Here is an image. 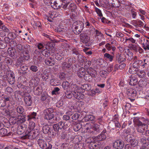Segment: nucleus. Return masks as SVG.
<instances>
[{"instance_id": "nucleus-13", "label": "nucleus", "mask_w": 149, "mask_h": 149, "mask_svg": "<svg viewBox=\"0 0 149 149\" xmlns=\"http://www.w3.org/2000/svg\"><path fill=\"white\" fill-rule=\"evenodd\" d=\"M53 3H52V4L51 5V6L54 9H59L63 5V1L61 0L53 1Z\"/></svg>"}, {"instance_id": "nucleus-35", "label": "nucleus", "mask_w": 149, "mask_h": 149, "mask_svg": "<svg viewBox=\"0 0 149 149\" xmlns=\"http://www.w3.org/2000/svg\"><path fill=\"white\" fill-rule=\"evenodd\" d=\"M49 127L48 125H45L42 127L43 132L46 134L49 132Z\"/></svg>"}, {"instance_id": "nucleus-4", "label": "nucleus", "mask_w": 149, "mask_h": 149, "mask_svg": "<svg viewBox=\"0 0 149 149\" xmlns=\"http://www.w3.org/2000/svg\"><path fill=\"white\" fill-rule=\"evenodd\" d=\"M15 78L14 74L12 72L8 71L2 76V78L4 80L7 81L10 84L12 85L14 83Z\"/></svg>"}, {"instance_id": "nucleus-33", "label": "nucleus", "mask_w": 149, "mask_h": 149, "mask_svg": "<svg viewBox=\"0 0 149 149\" xmlns=\"http://www.w3.org/2000/svg\"><path fill=\"white\" fill-rule=\"evenodd\" d=\"M70 85V83L68 81H63L62 83V87L64 90L68 89Z\"/></svg>"}, {"instance_id": "nucleus-40", "label": "nucleus", "mask_w": 149, "mask_h": 149, "mask_svg": "<svg viewBox=\"0 0 149 149\" xmlns=\"http://www.w3.org/2000/svg\"><path fill=\"white\" fill-rule=\"evenodd\" d=\"M86 71L88 74L95 75L94 73L95 72V71L92 67L88 68L86 70Z\"/></svg>"}, {"instance_id": "nucleus-58", "label": "nucleus", "mask_w": 149, "mask_h": 149, "mask_svg": "<svg viewBox=\"0 0 149 149\" xmlns=\"http://www.w3.org/2000/svg\"><path fill=\"white\" fill-rule=\"evenodd\" d=\"M20 68L22 71H25L28 70V67L27 65L24 64H22L21 65Z\"/></svg>"}, {"instance_id": "nucleus-45", "label": "nucleus", "mask_w": 149, "mask_h": 149, "mask_svg": "<svg viewBox=\"0 0 149 149\" xmlns=\"http://www.w3.org/2000/svg\"><path fill=\"white\" fill-rule=\"evenodd\" d=\"M63 120L66 121L69 120L70 123H71L72 121V120L70 118V117L68 115L63 116Z\"/></svg>"}, {"instance_id": "nucleus-20", "label": "nucleus", "mask_w": 149, "mask_h": 149, "mask_svg": "<svg viewBox=\"0 0 149 149\" xmlns=\"http://www.w3.org/2000/svg\"><path fill=\"white\" fill-rule=\"evenodd\" d=\"M106 136L105 135H102L101 134L95 137L94 139V141H99L104 140L106 139Z\"/></svg>"}, {"instance_id": "nucleus-22", "label": "nucleus", "mask_w": 149, "mask_h": 149, "mask_svg": "<svg viewBox=\"0 0 149 149\" xmlns=\"http://www.w3.org/2000/svg\"><path fill=\"white\" fill-rule=\"evenodd\" d=\"M133 24L134 26L140 27L143 26L144 25L143 22L140 20H134Z\"/></svg>"}, {"instance_id": "nucleus-8", "label": "nucleus", "mask_w": 149, "mask_h": 149, "mask_svg": "<svg viewBox=\"0 0 149 149\" xmlns=\"http://www.w3.org/2000/svg\"><path fill=\"white\" fill-rule=\"evenodd\" d=\"M125 140L133 146H136L138 144L137 140L134 138L133 135L131 134H128L125 136Z\"/></svg>"}, {"instance_id": "nucleus-15", "label": "nucleus", "mask_w": 149, "mask_h": 149, "mask_svg": "<svg viewBox=\"0 0 149 149\" xmlns=\"http://www.w3.org/2000/svg\"><path fill=\"white\" fill-rule=\"evenodd\" d=\"M32 97L30 95L26 96L24 97V101L26 106H30L32 103Z\"/></svg>"}, {"instance_id": "nucleus-34", "label": "nucleus", "mask_w": 149, "mask_h": 149, "mask_svg": "<svg viewBox=\"0 0 149 149\" xmlns=\"http://www.w3.org/2000/svg\"><path fill=\"white\" fill-rule=\"evenodd\" d=\"M7 130L5 129L1 128L0 130V136L3 137L7 134Z\"/></svg>"}, {"instance_id": "nucleus-55", "label": "nucleus", "mask_w": 149, "mask_h": 149, "mask_svg": "<svg viewBox=\"0 0 149 149\" xmlns=\"http://www.w3.org/2000/svg\"><path fill=\"white\" fill-rule=\"evenodd\" d=\"M67 135V133L63 131L60 134V138L61 139H64L65 138Z\"/></svg>"}, {"instance_id": "nucleus-26", "label": "nucleus", "mask_w": 149, "mask_h": 149, "mask_svg": "<svg viewBox=\"0 0 149 149\" xmlns=\"http://www.w3.org/2000/svg\"><path fill=\"white\" fill-rule=\"evenodd\" d=\"M91 85L88 84H84L82 85L81 87V88L84 90L88 91L91 89Z\"/></svg>"}, {"instance_id": "nucleus-64", "label": "nucleus", "mask_w": 149, "mask_h": 149, "mask_svg": "<svg viewBox=\"0 0 149 149\" xmlns=\"http://www.w3.org/2000/svg\"><path fill=\"white\" fill-rule=\"evenodd\" d=\"M9 45L10 46H11V47H15L17 46V43H16V42L13 41L12 40L10 41V42H9Z\"/></svg>"}, {"instance_id": "nucleus-52", "label": "nucleus", "mask_w": 149, "mask_h": 149, "mask_svg": "<svg viewBox=\"0 0 149 149\" xmlns=\"http://www.w3.org/2000/svg\"><path fill=\"white\" fill-rule=\"evenodd\" d=\"M45 64L49 66H52L53 65V63L52 62L49 58H47L45 61Z\"/></svg>"}, {"instance_id": "nucleus-39", "label": "nucleus", "mask_w": 149, "mask_h": 149, "mask_svg": "<svg viewBox=\"0 0 149 149\" xmlns=\"http://www.w3.org/2000/svg\"><path fill=\"white\" fill-rule=\"evenodd\" d=\"M30 69L33 72H36L39 70L38 67L35 65H32L29 67Z\"/></svg>"}, {"instance_id": "nucleus-49", "label": "nucleus", "mask_w": 149, "mask_h": 149, "mask_svg": "<svg viewBox=\"0 0 149 149\" xmlns=\"http://www.w3.org/2000/svg\"><path fill=\"white\" fill-rule=\"evenodd\" d=\"M70 123V122H68V123L67 122H63V129L64 130H65L67 128L69 127L71 124L70 123Z\"/></svg>"}, {"instance_id": "nucleus-37", "label": "nucleus", "mask_w": 149, "mask_h": 149, "mask_svg": "<svg viewBox=\"0 0 149 149\" xmlns=\"http://www.w3.org/2000/svg\"><path fill=\"white\" fill-rule=\"evenodd\" d=\"M7 46V44L3 40L1 39L0 38V49H3Z\"/></svg>"}, {"instance_id": "nucleus-7", "label": "nucleus", "mask_w": 149, "mask_h": 149, "mask_svg": "<svg viewBox=\"0 0 149 149\" xmlns=\"http://www.w3.org/2000/svg\"><path fill=\"white\" fill-rule=\"evenodd\" d=\"M38 144L40 148L42 149H52V145L48 143L44 140L39 139L38 141Z\"/></svg>"}, {"instance_id": "nucleus-9", "label": "nucleus", "mask_w": 149, "mask_h": 149, "mask_svg": "<svg viewBox=\"0 0 149 149\" xmlns=\"http://www.w3.org/2000/svg\"><path fill=\"white\" fill-rule=\"evenodd\" d=\"M73 88L75 87L76 88V91H74L72 92V94L74 97L77 99L81 100L82 99L84 98V95L81 92H79L77 91V89H79L80 87L76 86V85H73Z\"/></svg>"}, {"instance_id": "nucleus-1", "label": "nucleus", "mask_w": 149, "mask_h": 149, "mask_svg": "<svg viewBox=\"0 0 149 149\" xmlns=\"http://www.w3.org/2000/svg\"><path fill=\"white\" fill-rule=\"evenodd\" d=\"M100 126L97 124H94L91 125L90 123H87L84 126V129L86 130L88 132L92 134L95 135L96 132H99L100 131Z\"/></svg>"}, {"instance_id": "nucleus-43", "label": "nucleus", "mask_w": 149, "mask_h": 149, "mask_svg": "<svg viewBox=\"0 0 149 149\" xmlns=\"http://www.w3.org/2000/svg\"><path fill=\"white\" fill-rule=\"evenodd\" d=\"M138 84L139 86L140 87H144L146 85V82L142 80H140L139 81Z\"/></svg>"}, {"instance_id": "nucleus-61", "label": "nucleus", "mask_w": 149, "mask_h": 149, "mask_svg": "<svg viewBox=\"0 0 149 149\" xmlns=\"http://www.w3.org/2000/svg\"><path fill=\"white\" fill-rule=\"evenodd\" d=\"M79 114L77 113L74 114L72 117L71 119L73 120H76L78 118Z\"/></svg>"}, {"instance_id": "nucleus-23", "label": "nucleus", "mask_w": 149, "mask_h": 149, "mask_svg": "<svg viewBox=\"0 0 149 149\" xmlns=\"http://www.w3.org/2000/svg\"><path fill=\"white\" fill-rule=\"evenodd\" d=\"M37 115V113L35 112H33L30 115L27 116L28 118L27 120L29 121H31L32 120H34L36 118V117Z\"/></svg>"}, {"instance_id": "nucleus-17", "label": "nucleus", "mask_w": 149, "mask_h": 149, "mask_svg": "<svg viewBox=\"0 0 149 149\" xmlns=\"http://www.w3.org/2000/svg\"><path fill=\"white\" fill-rule=\"evenodd\" d=\"M18 123H22L26 121V115H19L17 118L14 119Z\"/></svg>"}, {"instance_id": "nucleus-21", "label": "nucleus", "mask_w": 149, "mask_h": 149, "mask_svg": "<svg viewBox=\"0 0 149 149\" xmlns=\"http://www.w3.org/2000/svg\"><path fill=\"white\" fill-rule=\"evenodd\" d=\"M38 84L35 79H31L29 82V86L30 87L33 88L36 87Z\"/></svg>"}, {"instance_id": "nucleus-3", "label": "nucleus", "mask_w": 149, "mask_h": 149, "mask_svg": "<svg viewBox=\"0 0 149 149\" xmlns=\"http://www.w3.org/2000/svg\"><path fill=\"white\" fill-rule=\"evenodd\" d=\"M39 132L38 129H33L31 130V129H29L26 131L24 136L26 139L30 138L34 139L36 138L39 135Z\"/></svg>"}, {"instance_id": "nucleus-48", "label": "nucleus", "mask_w": 149, "mask_h": 149, "mask_svg": "<svg viewBox=\"0 0 149 149\" xmlns=\"http://www.w3.org/2000/svg\"><path fill=\"white\" fill-rule=\"evenodd\" d=\"M136 68L133 67H131L129 69V72L131 74H134L137 72V71H138V70H135Z\"/></svg>"}, {"instance_id": "nucleus-63", "label": "nucleus", "mask_w": 149, "mask_h": 149, "mask_svg": "<svg viewBox=\"0 0 149 149\" xmlns=\"http://www.w3.org/2000/svg\"><path fill=\"white\" fill-rule=\"evenodd\" d=\"M24 60V56H19V58L18 59L17 62V64L19 65L20 64V63L23 61Z\"/></svg>"}, {"instance_id": "nucleus-2", "label": "nucleus", "mask_w": 149, "mask_h": 149, "mask_svg": "<svg viewBox=\"0 0 149 149\" xmlns=\"http://www.w3.org/2000/svg\"><path fill=\"white\" fill-rule=\"evenodd\" d=\"M84 23L81 21H77L74 22L72 29L74 33L78 35L81 33L84 28Z\"/></svg>"}, {"instance_id": "nucleus-19", "label": "nucleus", "mask_w": 149, "mask_h": 149, "mask_svg": "<svg viewBox=\"0 0 149 149\" xmlns=\"http://www.w3.org/2000/svg\"><path fill=\"white\" fill-rule=\"evenodd\" d=\"M33 90L34 94L35 95H39L42 92V87L40 86H39L33 88Z\"/></svg>"}, {"instance_id": "nucleus-27", "label": "nucleus", "mask_w": 149, "mask_h": 149, "mask_svg": "<svg viewBox=\"0 0 149 149\" xmlns=\"http://www.w3.org/2000/svg\"><path fill=\"white\" fill-rule=\"evenodd\" d=\"M8 54L10 56H14L16 53V50L13 47L9 48L7 50Z\"/></svg>"}, {"instance_id": "nucleus-29", "label": "nucleus", "mask_w": 149, "mask_h": 149, "mask_svg": "<svg viewBox=\"0 0 149 149\" xmlns=\"http://www.w3.org/2000/svg\"><path fill=\"white\" fill-rule=\"evenodd\" d=\"M69 8L72 12L74 11L77 9V6L74 3H72L69 5Z\"/></svg>"}, {"instance_id": "nucleus-16", "label": "nucleus", "mask_w": 149, "mask_h": 149, "mask_svg": "<svg viewBox=\"0 0 149 149\" xmlns=\"http://www.w3.org/2000/svg\"><path fill=\"white\" fill-rule=\"evenodd\" d=\"M86 70L83 67L80 68L77 72V75L80 78H82L85 75Z\"/></svg>"}, {"instance_id": "nucleus-31", "label": "nucleus", "mask_w": 149, "mask_h": 149, "mask_svg": "<svg viewBox=\"0 0 149 149\" xmlns=\"http://www.w3.org/2000/svg\"><path fill=\"white\" fill-rule=\"evenodd\" d=\"M26 129V127H24L22 125H20L18 129V133L19 134H21L24 132L25 130Z\"/></svg>"}, {"instance_id": "nucleus-41", "label": "nucleus", "mask_w": 149, "mask_h": 149, "mask_svg": "<svg viewBox=\"0 0 149 149\" xmlns=\"http://www.w3.org/2000/svg\"><path fill=\"white\" fill-rule=\"evenodd\" d=\"M139 61L138 60H135L132 64L133 67L136 68V69L135 70H138V68L140 66V64L139 63Z\"/></svg>"}, {"instance_id": "nucleus-53", "label": "nucleus", "mask_w": 149, "mask_h": 149, "mask_svg": "<svg viewBox=\"0 0 149 149\" xmlns=\"http://www.w3.org/2000/svg\"><path fill=\"white\" fill-rule=\"evenodd\" d=\"M95 10L99 16H100V17H101L103 15L102 13V12L98 8L96 7H95Z\"/></svg>"}, {"instance_id": "nucleus-42", "label": "nucleus", "mask_w": 149, "mask_h": 149, "mask_svg": "<svg viewBox=\"0 0 149 149\" xmlns=\"http://www.w3.org/2000/svg\"><path fill=\"white\" fill-rule=\"evenodd\" d=\"M82 127V125L80 124H77L75 125L73 127L74 130L76 132L78 131Z\"/></svg>"}, {"instance_id": "nucleus-12", "label": "nucleus", "mask_w": 149, "mask_h": 149, "mask_svg": "<svg viewBox=\"0 0 149 149\" xmlns=\"http://www.w3.org/2000/svg\"><path fill=\"white\" fill-rule=\"evenodd\" d=\"M113 146L116 149H122L124 147L123 141L121 140H118L114 141Z\"/></svg>"}, {"instance_id": "nucleus-30", "label": "nucleus", "mask_w": 149, "mask_h": 149, "mask_svg": "<svg viewBox=\"0 0 149 149\" xmlns=\"http://www.w3.org/2000/svg\"><path fill=\"white\" fill-rule=\"evenodd\" d=\"M66 72H61L59 73V77L61 80H63L65 79L67 77Z\"/></svg>"}, {"instance_id": "nucleus-36", "label": "nucleus", "mask_w": 149, "mask_h": 149, "mask_svg": "<svg viewBox=\"0 0 149 149\" xmlns=\"http://www.w3.org/2000/svg\"><path fill=\"white\" fill-rule=\"evenodd\" d=\"M13 91V89L10 87L6 88L5 90V93L8 95H11Z\"/></svg>"}, {"instance_id": "nucleus-38", "label": "nucleus", "mask_w": 149, "mask_h": 149, "mask_svg": "<svg viewBox=\"0 0 149 149\" xmlns=\"http://www.w3.org/2000/svg\"><path fill=\"white\" fill-rule=\"evenodd\" d=\"M84 144L82 143H76L74 146L75 149H82L83 148Z\"/></svg>"}, {"instance_id": "nucleus-56", "label": "nucleus", "mask_w": 149, "mask_h": 149, "mask_svg": "<svg viewBox=\"0 0 149 149\" xmlns=\"http://www.w3.org/2000/svg\"><path fill=\"white\" fill-rule=\"evenodd\" d=\"M43 1L46 5L49 6L52 4L53 0H43Z\"/></svg>"}, {"instance_id": "nucleus-28", "label": "nucleus", "mask_w": 149, "mask_h": 149, "mask_svg": "<svg viewBox=\"0 0 149 149\" xmlns=\"http://www.w3.org/2000/svg\"><path fill=\"white\" fill-rule=\"evenodd\" d=\"M55 44L53 42L47 43L46 46V48L48 50H51L53 49Z\"/></svg>"}, {"instance_id": "nucleus-59", "label": "nucleus", "mask_w": 149, "mask_h": 149, "mask_svg": "<svg viewBox=\"0 0 149 149\" xmlns=\"http://www.w3.org/2000/svg\"><path fill=\"white\" fill-rule=\"evenodd\" d=\"M130 48L131 50L136 51L138 48V46L136 45H132L130 46Z\"/></svg>"}, {"instance_id": "nucleus-18", "label": "nucleus", "mask_w": 149, "mask_h": 149, "mask_svg": "<svg viewBox=\"0 0 149 149\" xmlns=\"http://www.w3.org/2000/svg\"><path fill=\"white\" fill-rule=\"evenodd\" d=\"M130 85L132 86H135L138 82L137 78L135 76L131 77L130 79Z\"/></svg>"}, {"instance_id": "nucleus-6", "label": "nucleus", "mask_w": 149, "mask_h": 149, "mask_svg": "<svg viewBox=\"0 0 149 149\" xmlns=\"http://www.w3.org/2000/svg\"><path fill=\"white\" fill-rule=\"evenodd\" d=\"M137 125L138 127L137 130L139 132L142 133L143 135L146 130L148 129V126L146 124L143 123L139 120L137 121Z\"/></svg>"}, {"instance_id": "nucleus-47", "label": "nucleus", "mask_w": 149, "mask_h": 149, "mask_svg": "<svg viewBox=\"0 0 149 149\" xmlns=\"http://www.w3.org/2000/svg\"><path fill=\"white\" fill-rule=\"evenodd\" d=\"M85 118L88 121L93 120L95 119V117L92 115H87L85 117Z\"/></svg>"}, {"instance_id": "nucleus-62", "label": "nucleus", "mask_w": 149, "mask_h": 149, "mask_svg": "<svg viewBox=\"0 0 149 149\" xmlns=\"http://www.w3.org/2000/svg\"><path fill=\"white\" fill-rule=\"evenodd\" d=\"M8 36L11 40L15 38H16L15 34L12 33H9L8 34Z\"/></svg>"}, {"instance_id": "nucleus-50", "label": "nucleus", "mask_w": 149, "mask_h": 149, "mask_svg": "<svg viewBox=\"0 0 149 149\" xmlns=\"http://www.w3.org/2000/svg\"><path fill=\"white\" fill-rule=\"evenodd\" d=\"M6 104L3 101L2 97L0 96V107H4Z\"/></svg>"}, {"instance_id": "nucleus-54", "label": "nucleus", "mask_w": 149, "mask_h": 149, "mask_svg": "<svg viewBox=\"0 0 149 149\" xmlns=\"http://www.w3.org/2000/svg\"><path fill=\"white\" fill-rule=\"evenodd\" d=\"M146 74L145 73L144 71L141 70L139 72H138L137 73V75L138 76L141 78L145 76Z\"/></svg>"}, {"instance_id": "nucleus-11", "label": "nucleus", "mask_w": 149, "mask_h": 149, "mask_svg": "<svg viewBox=\"0 0 149 149\" xmlns=\"http://www.w3.org/2000/svg\"><path fill=\"white\" fill-rule=\"evenodd\" d=\"M63 122L60 121L57 123L53 125V128L55 132H56L58 135L59 132L61 131L63 128Z\"/></svg>"}, {"instance_id": "nucleus-60", "label": "nucleus", "mask_w": 149, "mask_h": 149, "mask_svg": "<svg viewBox=\"0 0 149 149\" xmlns=\"http://www.w3.org/2000/svg\"><path fill=\"white\" fill-rule=\"evenodd\" d=\"M48 97V96L47 94L43 93L41 95V100L42 101H44L46 100Z\"/></svg>"}, {"instance_id": "nucleus-51", "label": "nucleus", "mask_w": 149, "mask_h": 149, "mask_svg": "<svg viewBox=\"0 0 149 149\" xmlns=\"http://www.w3.org/2000/svg\"><path fill=\"white\" fill-rule=\"evenodd\" d=\"M72 93L71 92L67 91L65 93V97H66L68 99H70L72 98Z\"/></svg>"}, {"instance_id": "nucleus-57", "label": "nucleus", "mask_w": 149, "mask_h": 149, "mask_svg": "<svg viewBox=\"0 0 149 149\" xmlns=\"http://www.w3.org/2000/svg\"><path fill=\"white\" fill-rule=\"evenodd\" d=\"M11 99L10 97L5 95L4 96L3 100L5 101V103H6V102H7L9 101L10 102Z\"/></svg>"}, {"instance_id": "nucleus-10", "label": "nucleus", "mask_w": 149, "mask_h": 149, "mask_svg": "<svg viewBox=\"0 0 149 149\" xmlns=\"http://www.w3.org/2000/svg\"><path fill=\"white\" fill-rule=\"evenodd\" d=\"M90 36L88 33L86 32L81 33L80 37L81 41L84 43H87L89 41Z\"/></svg>"}, {"instance_id": "nucleus-25", "label": "nucleus", "mask_w": 149, "mask_h": 149, "mask_svg": "<svg viewBox=\"0 0 149 149\" xmlns=\"http://www.w3.org/2000/svg\"><path fill=\"white\" fill-rule=\"evenodd\" d=\"M94 32L95 35V37H97V38H100V39H101L103 38V35L101 31L97 29H95Z\"/></svg>"}, {"instance_id": "nucleus-24", "label": "nucleus", "mask_w": 149, "mask_h": 149, "mask_svg": "<svg viewBox=\"0 0 149 149\" xmlns=\"http://www.w3.org/2000/svg\"><path fill=\"white\" fill-rule=\"evenodd\" d=\"M15 110L17 113L19 114H23L24 111L23 107L21 106H17L15 109Z\"/></svg>"}, {"instance_id": "nucleus-5", "label": "nucleus", "mask_w": 149, "mask_h": 149, "mask_svg": "<svg viewBox=\"0 0 149 149\" xmlns=\"http://www.w3.org/2000/svg\"><path fill=\"white\" fill-rule=\"evenodd\" d=\"M54 110L49 108L44 110L43 111V116L45 119L50 120L54 118Z\"/></svg>"}, {"instance_id": "nucleus-44", "label": "nucleus", "mask_w": 149, "mask_h": 149, "mask_svg": "<svg viewBox=\"0 0 149 149\" xmlns=\"http://www.w3.org/2000/svg\"><path fill=\"white\" fill-rule=\"evenodd\" d=\"M148 141L147 140V138L146 139V138L144 137L141 139V142L143 143L144 145H145L144 146H143L142 148L143 147V148H144L146 145H147L146 143Z\"/></svg>"}, {"instance_id": "nucleus-46", "label": "nucleus", "mask_w": 149, "mask_h": 149, "mask_svg": "<svg viewBox=\"0 0 149 149\" xmlns=\"http://www.w3.org/2000/svg\"><path fill=\"white\" fill-rule=\"evenodd\" d=\"M109 74L107 70H103L100 72V75L103 77H105Z\"/></svg>"}, {"instance_id": "nucleus-14", "label": "nucleus", "mask_w": 149, "mask_h": 149, "mask_svg": "<svg viewBox=\"0 0 149 149\" xmlns=\"http://www.w3.org/2000/svg\"><path fill=\"white\" fill-rule=\"evenodd\" d=\"M136 91L132 88H130L127 90L126 93L127 96L130 97L134 98L136 96Z\"/></svg>"}, {"instance_id": "nucleus-32", "label": "nucleus", "mask_w": 149, "mask_h": 149, "mask_svg": "<svg viewBox=\"0 0 149 149\" xmlns=\"http://www.w3.org/2000/svg\"><path fill=\"white\" fill-rule=\"evenodd\" d=\"M95 76L90 74H86L84 76V79L86 81H90L92 80V77H95Z\"/></svg>"}]
</instances>
